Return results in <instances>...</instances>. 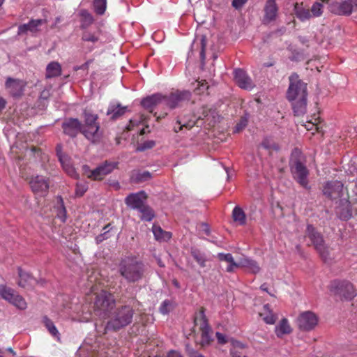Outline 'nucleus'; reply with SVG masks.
I'll return each instance as SVG.
<instances>
[{"label": "nucleus", "instance_id": "f257e3e1", "mask_svg": "<svg viewBox=\"0 0 357 357\" xmlns=\"http://www.w3.org/2000/svg\"><path fill=\"white\" fill-rule=\"evenodd\" d=\"M289 84L287 91V99L291 102L294 114L304 115L307 112V83L294 73L289 77Z\"/></svg>", "mask_w": 357, "mask_h": 357}, {"label": "nucleus", "instance_id": "f03ea898", "mask_svg": "<svg viewBox=\"0 0 357 357\" xmlns=\"http://www.w3.org/2000/svg\"><path fill=\"white\" fill-rule=\"evenodd\" d=\"M117 267L119 275L129 284L142 281L146 272L144 262L134 256L122 257Z\"/></svg>", "mask_w": 357, "mask_h": 357}, {"label": "nucleus", "instance_id": "7ed1b4c3", "mask_svg": "<svg viewBox=\"0 0 357 357\" xmlns=\"http://www.w3.org/2000/svg\"><path fill=\"white\" fill-rule=\"evenodd\" d=\"M135 315L134 308L128 304L115 307L105 324V333L118 332L130 325Z\"/></svg>", "mask_w": 357, "mask_h": 357}, {"label": "nucleus", "instance_id": "20e7f679", "mask_svg": "<svg viewBox=\"0 0 357 357\" xmlns=\"http://www.w3.org/2000/svg\"><path fill=\"white\" fill-rule=\"evenodd\" d=\"M289 166L293 178L303 188L310 189L308 181L310 172L305 165L303 153L298 148L292 151Z\"/></svg>", "mask_w": 357, "mask_h": 357}, {"label": "nucleus", "instance_id": "39448f33", "mask_svg": "<svg viewBox=\"0 0 357 357\" xmlns=\"http://www.w3.org/2000/svg\"><path fill=\"white\" fill-rule=\"evenodd\" d=\"M114 296L105 290L96 294L93 309L96 316L100 319H107L116 307Z\"/></svg>", "mask_w": 357, "mask_h": 357}, {"label": "nucleus", "instance_id": "423d86ee", "mask_svg": "<svg viewBox=\"0 0 357 357\" xmlns=\"http://www.w3.org/2000/svg\"><path fill=\"white\" fill-rule=\"evenodd\" d=\"M328 288L331 295L336 301H351L357 296V290L347 280H333L330 282Z\"/></svg>", "mask_w": 357, "mask_h": 357}, {"label": "nucleus", "instance_id": "0eeeda50", "mask_svg": "<svg viewBox=\"0 0 357 357\" xmlns=\"http://www.w3.org/2000/svg\"><path fill=\"white\" fill-rule=\"evenodd\" d=\"M84 118L82 135L93 144L98 143L102 137L100 132V125L98 121V115L91 110L84 109L82 112Z\"/></svg>", "mask_w": 357, "mask_h": 357}, {"label": "nucleus", "instance_id": "6e6552de", "mask_svg": "<svg viewBox=\"0 0 357 357\" xmlns=\"http://www.w3.org/2000/svg\"><path fill=\"white\" fill-rule=\"evenodd\" d=\"M305 234L310 240L314 249L319 254L321 258L325 261L330 259L328 247L325 244L322 234L312 225H307L305 230Z\"/></svg>", "mask_w": 357, "mask_h": 357}, {"label": "nucleus", "instance_id": "1a4fd4ad", "mask_svg": "<svg viewBox=\"0 0 357 357\" xmlns=\"http://www.w3.org/2000/svg\"><path fill=\"white\" fill-rule=\"evenodd\" d=\"M81 29L83 30L82 40L93 43H104L106 41L105 33L102 30L100 24H82Z\"/></svg>", "mask_w": 357, "mask_h": 357}, {"label": "nucleus", "instance_id": "9d476101", "mask_svg": "<svg viewBox=\"0 0 357 357\" xmlns=\"http://www.w3.org/2000/svg\"><path fill=\"white\" fill-rule=\"evenodd\" d=\"M118 162L105 160L92 171L89 170V167L87 165H84L83 168L85 172H90V174L88 175L89 178L97 181L102 180L105 176L112 172L114 169L118 167Z\"/></svg>", "mask_w": 357, "mask_h": 357}, {"label": "nucleus", "instance_id": "9b49d317", "mask_svg": "<svg viewBox=\"0 0 357 357\" xmlns=\"http://www.w3.org/2000/svg\"><path fill=\"white\" fill-rule=\"evenodd\" d=\"M0 296L20 310L26 308V303L24 298L13 289L5 284H0Z\"/></svg>", "mask_w": 357, "mask_h": 357}, {"label": "nucleus", "instance_id": "f8f14e48", "mask_svg": "<svg viewBox=\"0 0 357 357\" xmlns=\"http://www.w3.org/2000/svg\"><path fill=\"white\" fill-rule=\"evenodd\" d=\"M318 317L310 310L301 312L296 319L298 329L303 332L312 331L318 324Z\"/></svg>", "mask_w": 357, "mask_h": 357}, {"label": "nucleus", "instance_id": "ddd939ff", "mask_svg": "<svg viewBox=\"0 0 357 357\" xmlns=\"http://www.w3.org/2000/svg\"><path fill=\"white\" fill-rule=\"evenodd\" d=\"M328 8L335 15H349L357 11V0H346L340 3L333 1L328 4Z\"/></svg>", "mask_w": 357, "mask_h": 357}, {"label": "nucleus", "instance_id": "4468645a", "mask_svg": "<svg viewBox=\"0 0 357 357\" xmlns=\"http://www.w3.org/2000/svg\"><path fill=\"white\" fill-rule=\"evenodd\" d=\"M61 128L63 134L71 138L76 137L79 133L82 134L83 125L77 118L65 119L61 123Z\"/></svg>", "mask_w": 357, "mask_h": 357}, {"label": "nucleus", "instance_id": "2eb2a0df", "mask_svg": "<svg viewBox=\"0 0 357 357\" xmlns=\"http://www.w3.org/2000/svg\"><path fill=\"white\" fill-rule=\"evenodd\" d=\"M29 185L34 194L45 196L48 192L50 181L43 176L37 175L31 178Z\"/></svg>", "mask_w": 357, "mask_h": 357}, {"label": "nucleus", "instance_id": "dca6fc26", "mask_svg": "<svg viewBox=\"0 0 357 357\" xmlns=\"http://www.w3.org/2000/svg\"><path fill=\"white\" fill-rule=\"evenodd\" d=\"M26 83L19 79L7 77L5 82V88L8 91L13 98H20L24 94Z\"/></svg>", "mask_w": 357, "mask_h": 357}, {"label": "nucleus", "instance_id": "f3484780", "mask_svg": "<svg viewBox=\"0 0 357 357\" xmlns=\"http://www.w3.org/2000/svg\"><path fill=\"white\" fill-rule=\"evenodd\" d=\"M147 195L144 190L136 193H130L125 198V204L132 209L138 211L146 204Z\"/></svg>", "mask_w": 357, "mask_h": 357}, {"label": "nucleus", "instance_id": "a211bd4d", "mask_svg": "<svg viewBox=\"0 0 357 357\" xmlns=\"http://www.w3.org/2000/svg\"><path fill=\"white\" fill-rule=\"evenodd\" d=\"M343 184L339 181H331L326 183L323 189V194L331 199L342 196Z\"/></svg>", "mask_w": 357, "mask_h": 357}, {"label": "nucleus", "instance_id": "6ab92c4d", "mask_svg": "<svg viewBox=\"0 0 357 357\" xmlns=\"http://www.w3.org/2000/svg\"><path fill=\"white\" fill-rule=\"evenodd\" d=\"M161 104L164 105V95L160 93L148 96L141 100V105L151 113L155 107Z\"/></svg>", "mask_w": 357, "mask_h": 357}, {"label": "nucleus", "instance_id": "aec40b11", "mask_svg": "<svg viewBox=\"0 0 357 357\" xmlns=\"http://www.w3.org/2000/svg\"><path fill=\"white\" fill-rule=\"evenodd\" d=\"M201 119L199 116L195 119V114L190 111L182 112L176 118V124H181L188 130H191L197 123V121Z\"/></svg>", "mask_w": 357, "mask_h": 357}, {"label": "nucleus", "instance_id": "412c9836", "mask_svg": "<svg viewBox=\"0 0 357 357\" xmlns=\"http://www.w3.org/2000/svg\"><path fill=\"white\" fill-rule=\"evenodd\" d=\"M234 79L238 86L243 89H252L254 87L251 78L241 68L234 70Z\"/></svg>", "mask_w": 357, "mask_h": 357}, {"label": "nucleus", "instance_id": "4be33fe9", "mask_svg": "<svg viewBox=\"0 0 357 357\" xmlns=\"http://www.w3.org/2000/svg\"><path fill=\"white\" fill-rule=\"evenodd\" d=\"M336 214L341 220L344 221H347L352 217L351 205L348 199H340L339 205L336 208Z\"/></svg>", "mask_w": 357, "mask_h": 357}, {"label": "nucleus", "instance_id": "5701e85b", "mask_svg": "<svg viewBox=\"0 0 357 357\" xmlns=\"http://www.w3.org/2000/svg\"><path fill=\"white\" fill-rule=\"evenodd\" d=\"M128 111L127 106H122L121 103L109 104L106 114L109 116L110 120L116 121L123 116Z\"/></svg>", "mask_w": 357, "mask_h": 357}, {"label": "nucleus", "instance_id": "b1692460", "mask_svg": "<svg viewBox=\"0 0 357 357\" xmlns=\"http://www.w3.org/2000/svg\"><path fill=\"white\" fill-rule=\"evenodd\" d=\"M264 18L269 21H275L278 13V6L275 0H267L264 7Z\"/></svg>", "mask_w": 357, "mask_h": 357}, {"label": "nucleus", "instance_id": "393cba45", "mask_svg": "<svg viewBox=\"0 0 357 357\" xmlns=\"http://www.w3.org/2000/svg\"><path fill=\"white\" fill-rule=\"evenodd\" d=\"M199 330L201 331V341L199 343L200 345L202 347L208 346L213 341V339L211 335L212 333V328L210 326L209 323L201 324Z\"/></svg>", "mask_w": 357, "mask_h": 357}, {"label": "nucleus", "instance_id": "a878e982", "mask_svg": "<svg viewBox=\"0 0 357 357\" xmlns=\"http://www.w3.org/2000/svg\"><path fill=\"white\" fill-rule=\"evenodd\" d=\"M18 277L20 278L17 284L20 287L33 286L35 278L29 272L24 271L21 267L17 268Z\"/></svg>", "mask_w": 357, "mask_h": 357}, {"label": "nucleus", "instance_id": "bb28decb", "mask_svg": "<svg viewBox=\"0 0 357 357\" xmlns=\"http://www.w3.org/2000/svg\"><path fill=\"white\" fill-rule=\"evenodd\" d=\"M294 12L296 17L301 21H305L311 19L310 9L305 8L303 3H296L294 4Z\"/></svg>", "mask_w": 357, "mask_h": 357}, {"label": "nucleus", "instance_id": "cd10ccee", "mask_svg": "<svg viewBox=\"0 0 357 357\" xmlns=\"http://www.w3.org/2000/svg\"><path fill=\"white\" fill-rule=\"evenodd\" d=\"M190 252L193 259L197 261L200 267L204 268L206 265V263L208 261L206 255L201 250L196 247H191Z\"/></svg>", "mask_w": 357, "mask_h": 357}, {"label": "nucleus", "instance_id": "c85d7f7f", "mask_svg": "<svg viewBox=\"0 0 357 357\" xmlns=\"http://www.w3.org/2000/svg\"><path fill=\"white\" fill-rule=\"evenodd\" d=\"M151 178V174L149 171L133 172L130 176V182L133 183H141Z\"/></svg>", "mask_w": 357, "mask_h": 357}, {"label": "nucleus", "instance_id": "c756f323", "mask_svg": "<svg viewBox=\"0 0 357 357\" xmlns=\"http://www.w3.org/2000/svg\"><path fill=\"white\" fill-rule=\"evenodd\" d=\"M43 322L50 333V334L55 338L58 342L61 341V335L57 330L56 327L55 326L54 322L48 318L47 316L43 317Z\"/></svg>", "mask_w": 357, "mask_h": 357}, {"label": "nucleus", "instance_id": "7c9ffc66", "mask_svg": "<svg viewBox=\"0 0 357 357\" xmlns=\"http://www.w3.org/2000/svg\"><path fill=\"white\" fill-rule=\"evenodd\" d=\"M240 266L248 268L254 274L260 271L258 263L249 257L241 258L240 259Z\"/></svg>", "mask_w": 357, "mask_h": 357}, {"label": "nucleus", "instance_id": "2f4dec72", "mask_svg": "<svg viewBox=\"0 0 357 357\" xmlns=\"http://www.w3.org/2000/svg\"><path fill=\"white\" fill-rule=\"evenodd\" d=\"M61 66L56 61L50 62L46 68V77L52 78L61 75Z\"/></svg>", "mask_w": 357, "mask_h": 357}, {"label": "nucleus", "instance_id": "473e14b6", "mask_svg": "<svg viewBox=\"0 0 357 357\" xmlns=\"http://www.w3.org/2000/svg\"><path fill=\"white\" fill-rule=\"evenodd\" d=\"M291 331V328L286 318L282 319L279 325L275 327V333L278 337H282L284 335L289 334Z\"/></svg>", "mask_w": 357, "mask_h": 357}, {"label": "nucleus", "instance_id": "72a5a7b5", "mask_svg": "<svg viewBox=\"0 0 357 357\" xmlns=\"http://www.w3.org/2000/svg\"><path fill=\"white\" fill-rule=\"evenodd\" d=\"M323 3H326L328 5L331 3L329 2V0H322V2L315 1L312 4V6L310 10V12L311 13V17H319L323 14V10H324V4Z\"/></svg>", "mask_w": 357, "mask_h": 357}, {"label": "nucleus", "instance_id": "f704fd0d", "mask_svg": "<svg viewBox=\"0 0 357 357\" xmlns=\"http://www.w3.org/2000/svg\"><path fill=\"white\" fill-rule=\"evenodd\" d=\"M232 218L234 220L238 222L240 225H244L246 223L245 213L239 206H235L233 209Z\"/></svg>", "mask_w": 357, "mask_h": 357}, {"label": "nucleus", "instance_id": "c9c22d12", "mask_svg": "<svg viewBox=\"0 0 357 357\" xmlns=\"http://www.w3.org/2000/svg\"><path fill=\"white\" fill-rule=\"evenodd\" d=\"M142 213L140 219L143 221L150 222L155 217L154 211L148 204H145L139 211Z\"/></svg>", "mask_w": 357, "mask_h": 357}, {"label": "nucleus", "instance_id": "e433bc0d", "mask_svg": "<svg viewBox=\"0 0 357 357\" xmlns=\"http://www.w3.org/2000/svg\"><path fill=\"white\" fill-rule=\"evenodd\" d=\"M40 24H22L18 27V34L28 33L30 32L33 34L38 31V25Z\"/></svg>", "mask_w": 357, "mask_h": 357}, {"label": "nucleus", "instance_id": "4c0bfd02", "mask_svg": "<svg viewBox=\"0 0 357 357\" xmlns=\"http://www.w3.org/2000/svg\"><path fill=\"white\" fill-rule=\"evenodd\" d=\"M175 307V303L169 299H165L159 307V312L163 315L168 314Z\"/></svg>", "mask_w": 357, "mask_h": 357}, {"label": "nucleus", "instance_id": "58836bf2", "mask_svg": "<svg viewBox=\"0 0 357 357\" xmlns=\"http://www.w3.org/2000/svg\"><path fill=\"white\" fill-rule=\"evenodd\" d=\"M180 102H181L174 93H171L168 96H164V105L168 106L171 109H174L178 107Z\"/></svg>", "mask_w": 357, "mask_h": 357}, {"label": "nucleus", "instance_id": "ea45409f", "mask_svg": "<svg viewBox=\"0 0 357 357\" xmlns=\"http://www.w3.org/2000/svg\"><path fill=\"white\" fill-rule=\"evenodd\" d=\"M180 102H181L174 93H171L168 96H164V105L168 106L171 109H174L178 107Z\"/></svg>", "mask_w": 357, "mask_h": 357}, {"label": "nucleus", "instance_id": "a19ab883", "mask_svg": "<svg viewBox=\"0 0 357 357\" xmlns=\"http://www.w3.org/2000/svg\"><path fill=\"white\" fill-rule=\"evenodd\" d=\"M104 232L98 235L96 237V241L97 244H99L102 243L103 241L107 240L109 238L112 234V227L111 224L109 223L106 226L103 227Z\"/></svg>", "mask_w": 357, "mask_h": 357}, {"label": "nucleus", "instance_id": "79ce46f5", "mask_svg": "<svg viewBox=\"0 0 357 357\" xmlns=\"http://www.w3.org/2000/svg\"><path fill=\"white\" fill-rule=\"evenodd\" d=\"M249 118V113L245 112L243 116L241 117L239 122H238L237 124L236 125L234 132H239L241 130H243L248 126Z\"/></svg>", "mask_w": 357, "mask_h": 357}, {"label": "nucleus", "instance_id": "37998d69", "mask_svg": "<svg viewBox=\"0 0 357 357\" xmlns=\"http://www.w3.org/2000/svg\"><path fill=\"white\" fill-rule=\"evenodd\" d=\"M107 0H93V8L98 15H102L106 9Z\"/></svg>", "mask_w": 357, "mask_h": 357}, {"label": "nucleus", "instance_id": "c03bdc74", "mask_svg": "<svg viewBox=\"0 0 357 357\" xmlns=\"http://www.w3.org/2000/svg\"><path fill=\"white\" fill-rule=\"evenodd\" d=\"M261 146L266 150H274L278 151L280 146L269 138H265L261 144Z\"/></svg>", "mask_w": 357, "mask_h": 357}, {"label": "nucleus", "instance_id": "a18cd8bd", "mask_svg": "<svg viewBox=\"0 0 357 357\" xmlns=\"http://www.w3.org/2000/svg\"><path fill=\"white\" fill-rule=\"evenodd\" d=\"M185 351L188 357H205L197 350L195 349L189 342L185 344Z\"/></svg>", "mask_w": 357, "mask_h": 357}, {"label": "nucleus", "instance_id": "49530a36", "mask_svg": "<svg viewBox=\"0 0 357 357\" xmlns=\"http://www.w3.org/2000/svg\"><path fill=\"white\" fill-rule=\"evenodd\" d=\"M206 46V37L204 35L201 36L199 56L202 63L204 64L206 58L205 49Z\"/></svg>", "mask_w": 357, "mask_h": 357}, {"label": "nucleus", "instance_id": "de8ad7c7", "mask_svg": "<svg viewBox=\"0 0 357 357\" xmlns=\"http://www.w3.org/2000/svg\"><path fill=\"white\" fill-rule=\"evenodd\" d=\"M155 145V142L153 140H147L144 142L143 143L139 144L137 146L136 151L139 152H142L148 149H152Z\"/></svg>", "mask_w": 357, "mask_h": 357}, {"label": "nucleus", "instance_id": "09e8293b", "mask_svg": "<svg viewBox=\"0 0 357 357\" xmlns=\"http://www.w3.org/2000/svg\"><path fill=\"white\" fill-rule=\"evenodd\" d=\"M67 159L66 158L63 160V163L62 164V166L65 171L67 172L68 175H70L71 177L77 178L78 176V174H77L75 168L68 162H66Z\"/></svg>", "mask_w": 357, "mask_h": 357}, {"label": "nucleus", "instance_id": "8fccbe9b", "mask_svg": "<svg viewBox=\"0 0 357 357\" xmlns=\"http://www.w3.org/2000/svg\"><path fill=\"white\" fill-rule=\"evenodd\" d=\"M307 58V56L303 52V51H299L294 50L292 52V55L290 58L291 61H301Z\"/></svg>", "mask_w": 357, "mask_h": 357}, {"label": "nucleus", "instance_id": "3c124183", "mask_svg": "<svg viewBox=\"0 0 357 357\" xmlns=\"http://www.w3.org/2000/svg\"><path fill=\"white\" fill-rule=\"evenodd\" d=\"M181 102L189 101L191 98V93L189 91H177L174 93Z\"/></svg>", "mask_w": 357, "mask_h": 357}, {"label": "nucleus", "instance_id": "603ef678", "mask_svg": "<svg viewBox=\"0 0 357 357\" xmlns=\"http://www.w3.org/2000/svg\"><path fill=\"white\" fill-rule=\"evenodd\" d=\"M208 89V85L205 80L197 82V86L195 88V92L197 94H201Z\"/></svg>", "mask_w": 357, "mask_h": 357}, {"label": "nucleus", "instance_id": "864d4df0", "mask_svg": "<svg viewBox=\"0 0 357 357\" xmlns=\"http://www.w3.org/2000/svg\"><path fill=\"white\" fill-rule=\"evenodd\" d=\"M152 230L155 239L161 241L165 231L160 226L155 225L153 226Z\"/></svg>", "mask_w": 357, "mask_h": 357}, {"label": "nucleus", "instance_id": "5fc2aeb1", "mask_svg": "<svg viewBox=\"0 0 357 357\" xmlns=\"http://www.w3.org/2000/svg\"><path fill=\"white\" fill-rule=\"evenodd\" d=\"M88 187L86 184L77 183L75 189V195L77 197H82L87 190Z\"/></svg>", "mask_w": 357, "mask_h": 357}, {"label": "nucleus", "instance_id": "6e6d98bb", "mask_svg": "<svg viewBox=\"0 0 357 357\" xmlns=\"http://www.w3.org/2000/svg\"><path fill=\"white\" fill-rule=\"evenodd\" d=\"M61 208L58 213V218L61 220L62 222H66V219H67V215H66V209L63 205V200L62 199H61Z\"/></svg>", "mask_w": 357, "mask_h": 357}, {"label": "nucleus", "instance_id": "4d7b16f0", "mask_svg": "<svg viewBox=\"0 0 357 357\" xmlns=\"http://www.w3.org/2000/svg\"><path fill=\"white\" fill-rule=\"evenodd\" d=\"M80 15L83 17V20L85 21V22H93V17L91 14L86 10H82L80 11Z\"/></svg>", "mask_w": 357, "mask_h": 357}, {"label": "nucleus", "instance_id": "13d9d810", "mask_svg": "<svg viewBox=\"0 0 357 357\" xmlns=\"http://www.w3.org/2000/svg\"><path fill=\"white\" fill-rule=\"evenodd\" d=\"M247 2L248 0H233L231 5L235 9L239 10L241 9Z\"/></svg>", "mask_w": 357, "mask_h": 357}, {"label": "nucleus", "instance_id": "bf43d9fd", "mask_svg": "<svg viewBox=\"0 0 357 357\" xmlns=\"http://www.w3.org/2000/svg\"><path fill=\"white\" fill-rule=\"evenodd\" d=\"M215 337L220 344H225L228 342L226 336L220 332L215 333Z\"/></svg>", "mask_w": 357, "mask_h": 357}, {"label": "nucleus", "instance_id": "052dcab7", "mask_svg": "<svg viewBox=\"0 0 357 357\" xmlns=\"http://www.w3.org/2000/svg\"><path fill=\"white\" fill-rule=\"evenodd\" d=\"M232 255L230 253H218V258L220 261H225L229 262V261L231 260Z\"/></svg>", "mask_w": 357, "mask_h": 357}, {"label": "nucleus", "instance_id": "680f3d73", "mask_svg": "<svg viewBox=\"0 0 357 357\" xmlns=\"http://www.w3.org/2000/svg\"><path fill=\"white\" fill-rule=\"evenodd\" d=\"M206 309L204 307H200L199 311V315L200 317L202 323L201 324H207L208 323V319L205 314Z\"/></svg>", "mask_w": 357, "mask_h": 357}, {"label": "nucleus", "instance_id": "e2e57ef3", "mask_svg": "<svg viewBox=\"0 0 357 357\" xmlns=\"http://www.w3.org/2000/svg\"><path fill=\"white\" fill-rule=\"evenodd\" d=\"M61 150H62L61 145L57 144L56 147V155H57L61 163H63V160H65L66 158L63 155Z\"/></svg>", "mask_w": 357, "mask_h": 357}, {"label": "nucleus", "instance_id": "0e129e2a", "mask_svg": "<svg viewBox=\"0 0 357 357\" xmlns=\"http://www.w3.org/2000/svg\"><path fill=\"white\" fill-rule=\"evenodd\" d=\"M50 97V92L49 91H43L40 93V97H39V101L42 102L43 101H46L48 100Z\"/></svg>", "mask_w": 357, "mask_h": 357}, {"label": "nucleus", "instance_id": "69168bd1", "mask_svg": "<svg viewBox=\"0 0 357 357\" xmlns=\"http://www.w3.org/2000/svg\"><path fill=\"white\" fill-rule=\"evenodd\" d=\"M264 321L268 324H273L276 321V317L273 314L267 315L264 317Z\"/></svg>", "mask_w": 357, "mask_h": 357}, {"label": "nucleus", "instance_id": "338daca9", "mask_svg": "<svg viewBox=\"0 0 357 357\" xmlns=\"http://www.w3.org/2000/svg\"><path fill=\"white\" fill-rule=\"evenodd\" d=\"M167 357H183V355L176 350H170L168 351Z\"/></svg>", "mask_w": 357, "mask_h": 357}, {"label": "nucleus", "instance_id": "774afa93", "mask_svg": "<svg viewBox=\"0 0 357 357\" xmlns=\"http://www.w3.org/2000/svg\"><path fill=\"white\" fill-rule=\"evenodd\" d=\"M286 31V29L282 26L280 29H278L277 30L273 31L271 33L272 35H275L276 36H282L283 35Z\"/></svg>", "mask_w": 357, "mask_h": 357}]
</instances>
